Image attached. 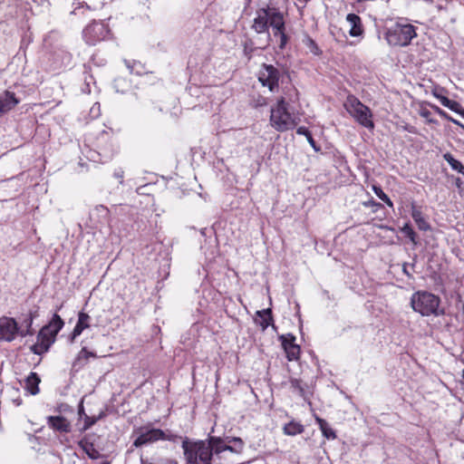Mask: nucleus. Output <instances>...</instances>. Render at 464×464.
<instances>
[{
  "label": "nucleus",
  "mask_w": 464,
  "mask_h": 464,
  "mask_svg": "<svg viewBox=\"0 0 464 464\" xmlns=\"http://www.w3.org/2000/svg\"><path fill=\"white\" fill-rule=\"evenodd\" d=\"M440 298L427 291H418L411 295V306L414 312L422 316H441L445 314L444 308L440 307Z\"/></svg>",
  "instance_id": "1"
},
{
  "label": "nucleus",
  "mask_w": 464,
  "mask_h": 464,
  "mask_svg": "<svg viewBox=\"0 0 464 464\" xmlns=\"http://www.w3.org/2000/svg\"><path fill=\"white\" fill-rule=\"evenodd\" d=\"M182 449L186 464H212L211 447L206 440L191 441L184 438Z\"/></svg>",
  "instance_id": "2"
},
{
  "label": "nucleus",
  "mask_w": 464,
  "mask_h": 464,
  "mask_svg": "<svg viewBox=\"0 0 464 464\" xmlns=\"http://www.w3.org/2000/svg\"><path fill=\"white\" fill-rule=\"evenodd\" d=\"M416 35L415 27L412 24L400 20L387 29L385 39L390 45L407 46Z\"/></svg>",
  "instance_id": "3"
},
{
  "label": "nucleus",
  "mask_w": 464,
  "mask_h": 464,
  "mask_svg": "<svg viewBox=\"0 0 464 464\" xmlns=\"http://www.w3.org/2000/svg\"><path fill=\"white\" fill-rule=\"evenodd\" d=\"M110 33L106 24L101 22H92L88 24L83 32V38L90 45H94L96 43L107 38Z\"/></svg>",
  "instance_id": "4"
},
{
  "label": "nucleus",
  "mask_w": 464,
  "mask_h": 464,
  "mask_svg": "<svg viewBox=\"0 0 464 464\" xmlns=\"http://www.w3.org/2000/svg\"><path fill=\"white\" fill-rule=\"evenodd\" d=\"M280 72L272 64L264 63L258 72V80L263 86H267L270 92L278 89Z\"/></svg>",
  "instance_id": "5"
},
{
  "label": "nucleus",
  "mask_w": 464,
  "mask_h": 464,
  "mask_svg": "<svg viewBox=\"0 0 464 464\" xmlns=\"http://www.w3.org/2000/svg\"><path fill=\"white\" fill-rule=\"evenodd\" d=\"M276 8L266 7L260 8L256 11V17L252 28L257 33L262 34L268 31V26L271 25L272 15L274 13H278Z\"/></svg>",
  "instance_id": "6"
},
{
  "label": "nucleus",
  "mask_w": 464,
  "mask_h": 464,
  "mask_svg": "<svg viewBox=\"0 0 464 464\" xmlns=\"http://www.w3.org/2000/svg\"><path fill=\"white\" fill-rule=\"evenodd\" d=\"M18 331L19 327L14 318L3 317L0 319V341L12 342Z\"/></svg>",
  "instance_id": "7"
},
{
  "label": "nucleus",
  "mask_w": 464,
  "mask_h": 464,
  "mask_svg": "<svg viewBox=\"0 0 464 464\" xmlns=\"http://www.w3.org/2000/svg\"><path fill=\"white\" fill-rule=\"evenodd\" d=\"M63 325V320L60 317V315L54 314L49 324L39 331L40 337H47L48 340H52V343H54L57 334L60 332Z\"/></svg>",
  "instance_id": "8"
},
{
  "label": "nucleus",
  "mask_w": 464,
  "mask_h": 464,
  "mask_svg": "<svg viewBox=\"0 0 464 464\" xmlns=\"http://www.w3.org/2000/svg\"><path fill=\"white\" fill-rule=\"evenodd\" d=\"M163 436V430L160 429H150L140 430V435L133 442V446L140 448L143 445L150 444L160 440Z\"/></svg>",
  "instance_id": "9"
},
{
  "label": "nucleus",
  "mask_w": 464,
  "mask_h": 464,
  "mask_svg": "<svg viewBox=\"0 0 464 464\" xmlns=\"http://www.w3.org/2000/svg\"><path fill=\"white\" fill-rule=\"evenodd\" d=\"M280 339L282 340V346L286 353V358L288 361L298 360L300 354V346L295 343V336L288 334L286 335H282Z\"/></svg>",
  "instance_id": "10"
},
{
  "label": "nucleus",
  "mask_w": 464,
  "mask_h": 464,
  "mask_svg": "<svg viewBox=\"0 0 464 464\" xmlns=\"http://www.w3.org/2000/svg\"><path fill=\"white\" fill-rule=\"evenodd\" d=\"M344 107L351 116H368L370 113V109L353 96L347 98Z\"/></svg>",
  "instance_id": "11"
},
{
  "label": "nucleus",
  "mask_w": 464,
  "mask_h": 464,
  "mask_svg": "<svg viewBox=\"0 0 464 464\" xmlns=\"http://www.w3.org/2000/svg\"><path fill=\"white\" fill-rule=\"evenodd\" d=\"M206 441L211 447V459L214 454L218 455L226 450L234 451L233 447L227 445L220 437L209 436Z\"/></svg>",
  "instance_id": "12"
},
{
  "label": "nucleus",
  "mask_w": 464,
  "mask_h": 464,
  "mask_svg": "<svg viewBox=\"0 0 464 464\" xmlns=\"http://www.w3.org/2000/svg\"><path fill=\"white\" fill-rule=\"evenodd\" d=\"M270 124L277 131H285L294 129L298 121L295 118H270Z\"/></svg>",
  "instance_id": "13"
},
{
  "label": "nucleus",
  "mask_w": 464,
  "mask_h": 464,
  "mask_svg": "<svg viewBox=\"0 0 464 464\" xmlns=\"http://www.w3.org/2000/svg\"><path fill=\"white\" fill-rule=\"evenodd\" d=\"M346 21L351 26L349 31L351 36L357 37L362 34L363 28L362 19L359 15L355 14H348L346 16Z\"/></svg>",
  "instance_id": "14"
},
{
  "label": "nucleus",
  "mask_w": 464,
  "mask_h": 464,
  "mask_svg": "<svg viewBox=\"0 0 464 464\" xmlns=\"http://www.w3.org/2000/svg\"><path fill=\"white\" fill-rule=\"evenodd\" d=\"M48 425L54 430L60 432L70 431V422L63 416H50L48 417Z\"/></svg>",
  "instance_id": "15"
},
{
  "label": "nucleus",
  "mask_w": 464,
  "mask_h": 464,
  "mask_svg": "<svg viewBox=\"0 0 464 464\" xmlns=\"http://www.w3.org/2000/svg\"><path fill=\"white\" fill-rule=\"evenodd\" d=\"M90 319L91 318L87 314L83 312L79 313L77 324L71 335V342H73L74 339L83 332V330L87 329L90 326Z\"/></svg>",
  "instance_id": "16"
},
{
  "label": "nucleus",
  "mask_w": 464,
  "mask_h": 464,
  "mask_svg": "<svg viewBox=\"0 0 464 464\" xmlns=\"http://www.w3.org/2000/svg\"><path fill=\"white\" fill-rule=\"evenodd\" d=\"M19 101L15 98L14 94L6 91L4 95L0 97V112H8Z\"/></svg>",
  "instance_id": "17"
},
{
  "label": "nucleus",
  "mask_w": 464,
  "mask_h": 464,
  "mask_svg": "<svg viewBox=\"0 0 464 464\" xmlns=\"http://www.w3.org/2000/svg\"><path fill=\"white\" fill-rule=\"evenodd\" d=\"M37 342L30 347L33 353L41 355L46 353L51 345L53 343L52 340H48L47 337H40V334H37Z\"/></svg>",
  "instance_id": "18"
},
{
  "label": "nucleus",
  "mask_w": 464,
  "mask_h": 464,
  "mask_svg": "<svg viewBox=\"0 0 464 464\" xmlns=\"http://www.w3.org/2000/svg\"><path fill=\"white\" fill-rule=\"evenodd\" d=\"M270 26L272 27L274 36L276 37L280 36L285 33L284 16L280 12L273 14Z\"/></svg>",
  "instance_id": "19"
},
{
  "label": "nucleus",
  "mask_w": 464,
  "mask_h": 464,
  "mask_svg": "<svg viewBox=\"0 0 464 464\" xmlns=\"http://www.w3.org/2000/svg\"><path fill=\"white\" fill-rule=\"evenodd\" d=\"M435 96L440 101L441 105L449 108L453 112L460 114V116H464V111L462 110L461 105L458 102L450 100L442 94L435 93Z\"/></svg>",
  "instance_id": "20"
},
{
  "label": "nucleus",
  "mask_w": 464,
  "mask_h": 464,
  "mask_svg": "<svg viewBox=\"0 0 464 464\" xmlns=\"http://www.w3.org/2000/svg\"><path fill=\"white\" fill-rule=\"evenodd\" d=\"M411 217L418 226V228L422 231H428L430 229V224L424 218L421 210L415 206H412Z\"/></svg>",
  "instance_id": "21"
},
{
  "label": "nucleus",
  "mask_w": 464,
  "mask_h": 464,
  "mask_svg": "<svg viewBox=\"0 0 464 464\" xmlns=\"http://www.w3.org/2000/svg\"><path fill=\"white\" fill-rule=\"evenodd\" d=\"M41 380L37 373L31 372L25 379V389L33 395L39 392V383Z\"/></svg>",
  "instance_id": "22"
},
{
  "label": "nucleus",
  "mask_w": 464,
  "mask_h": 464,
  "mask_svg": "<svg viewBox=\"0 0 464 464\" xmlns=\"http://www.w3.org/2000/svg\"><path fill=\"white\" fill-rule=\"evenodd\" d=\"M256 315L260 318L258 324L263 330H266L273 321L271 309H264L256 312Z\"/></svg>",
  "instance_id": "23"
},
{
  "label": "nucleus",
  "mask_w": 464,
  "mask_h": 464,
  "mask_svg": "<svg viewBox=\"0 0 464 464\" xmlns=\"http://www.w3.org/2000/svg\"><path fill=\"white\" fill-rule=\"evenodd\" d=\"M316 422L318 423L323 435L328 440L335 439L336 435L332 428L329 427L328 423L322 418L316 417Z\"/></svg>",
  "instance_id": "24"
},
{
  "label": "nucleus",
  "mask_w": 464,
  "mask_h": 464,
  "mask_svg": "<svg viewBox=\"0 0 464 464\" xmlns=\"http://www.w3.org/2000/svg\"><path fill=\"white\" fill-rule=\"evenodd\" d=\"M304 431V426L298 422L290 421L284 426V432L286 435L295 436Z\"/></svg>",
  "instance_id": "25"
},
{
  "label": "nucleus",
  "mask_w": 464,
  "mask_h": 464,
  "mask_svg": "<svg viewBox=\"0 0 464 464\" xmlns=\"http://www.w3.org/2000/svg\"><path fill=\"white\" fill-rule=\"evenodd\" d=\"M90 357H96V354L87 351L85 347H83L78 353L77 357L75 358L72 366L73 367H82L83 363H82V361L87 362Z\"/></svg>",
  "instance_id": "26"
},
{
  "label": "nucleus",
  "mask_w": 464,
  "mask_h": 464,
  "mask_svg": "<svg viewBox=\"0 0 464 464\" xmlns=\"http://www.w3.org/2000/svg\"><path fill=\"white\" fill-rule=\"evenodd\" d=\"M443 158L450 164L452 169L457 170L458 172L464 175V166L460 161L456 160L450 153L444 154Z\"/></svg>",
  "instance_id": "27"
},
{
  "label": "nucleus",
  "mask_w": 464,
  "mask_h": 464,
  "mask_svg": "<svg viewBox=\"0 0 464 464\" xmlns=\"http://www.w3.org/2000/svg\"><path fill=\"white\" fill-rule=\"evenodd\" d=\"M275 113H276V116H291L290 112L287 111V104L284 98H281L277 102L276 109H271V116H274Z\"/></svg>",
  "instance_id": "28"
},
{
  "label": "nucleus",
  "mask_w": 464,
  "mask_h": 464,
  "mask_svg": "<svg viewBox=\"0 0 464 464\" xmlns=\"http://www.w3.org/2000/svg\"><path fill=\"white\" fill-rule=\"evenodd\" d=\"M290 389L293 393L299 395L300 397L305 398V390L304 386L302 383L301 380L298 379H291L290 380Z\"/></svg>",
  "instance_id": "29"
},
{
  "label": "nucleus",
  "mask_w": 464,
  "mask_h": 464,
  "mask_svg": "<svg viewBox=\"0 0 464 464\" xmlns=\"http://www.w3.org/2000/svg\"><path fill=\"white\" fill-rule=\"evenodd\" d=\"M296 133L299 134V135L305 136L307 141L309 142L311 147L314 150V151H316V152L320 151L321 148L319 146H317L315 140L312 137V134H311V132L309 131V130L307 128H305V127H299L296 130Z\"/></svg>",
  "instance_id": "30"
},
{
  "label": "nucleus",
  "mask_w": 464,
  "mask_h": 464,
  "mask_svg": "<svg viewBox=\"0 0 464 464\" xmlns=\"http://www.w3.org/2000/svg\"><path fill=\"white\" fill-rule=\"evenodd\" d=\"M82 447L90 459H97L101 457V453L94 448L92 443L86 442Z\"/></svg>",
  "instance_id": "31"
},
{
  "label": "nucleus",
  "mask_w": 464,
  "mask_h": 464,
  "mask_svg": "<svg viewBox=\"0 0 464 464\" xmlns=\"http://www.w3.org/2000/svg\"><path fill=\"white\" fill-rule=\"evenodd\" d=\"M372 189L375 193V195L382 199L383 202H385L390 208H393V203L390 199V198L382 191V189L380 187L373 186Z\"/></svg>",
  "instance_id": "32"
},
{
  "label": "nucleus",
  "mask_w": 464,
  "mask_h": 464,
  "mask_svg": "<svg viewBox=\"0 0 464 464\" xmlns=\"http://www.w3.org/2000/svg\"><path fill=\"white\" fill-rule=\"evenodd\" d=\"M141 464H178V461L169 458H159L153 461H148L141 459Z\"/></svg>",
  "instance_id": "33"
},
{
  "label": "nucleus",
  "mask_w": 464,
  "mask_h": 464,
  "mask_svg": "<svg viewBox=\"0 0 464 464\" xmlns=\"http://www.w3.org/2000/svg\"><path fill=\"white\" fill-rule=\"evenodd\" d=\"M130 87L129 82L123 78H117L114 81V88L118 92H124L125 89Z\"/></svg>",
  "instance_id": "34"
},
{
  "label": "nucleus",
  "mask_w": 464,
  "mask_h": 464,
  "mask_svg": "<svg viewBox=\"0 0 464 464\" xmlns=\"http://www.w3.org/2000/svg\"><path fill=\"white\" fill-rule=\"evenodd\" d=\"M33 319H34L33 318V314H30L29 317L24 321L25 324H26L27 329L25 331H24V330L18 331V334L21 336L24 337V336H26L28 334H32L31 327H32V324H33Z\"/></svg>",
  "instance_id": "35"
},
{
  "label": "nucleus",
  "mask_w": 464,
  "mask_h": 464,
  "mask_svg": "<svg viewBox=\"0 0 464 464\" xmlns=\"http://www.w3.org/2000/svg\"><path fill=\"white\" fill-rule=\"evenodd\" d=\"M401 231L406 235V237H408L411 239V241L415 243L416 234L409 224H405L401 227Z\"/></svg>",
  "instance_id": "36"
},
{
  "label": "nucleus",
  "mask_w": 464,
  "mask_h": 464,
  "mask_svg": "<svg viewBox=\"0 0 464 464\" xmlns=\"http://www.w3.org/2000/svg\"><path fill=\"white\" fill-rule=\"evenodd\" d=\"M84 426L82 427V430H86L89 428H91L92 425L95 424V422L100 419V417H89L88 415L84 414Z\"/></svg>",
  "instance_id": "37"
},
{
  "label": "nucleus",
  "mask_w": 464,
  "mask_h": 464,
  "mask_svg": "<svg viewBox=\"0 0 464 464\" xmlns=\"http://www.w3.org/2000/svg\"><path fill=\"white\" fill-rule=\"evenodd\" d=\"M228 442L235 443V447H233V449H234L233 452H240L242 450L244 442L240 438L234 437L231 440H229Z\"/></svg>",
  "instance_id": "38"
},
{
  "label": "nucleus",
  "mask_w": 464,
  "mask_h": 464,
  "mask_svg": "<svg viewBox=\"0 0 464 464\" xmlns=\"http://www.w3.org/2000/svg\"><path fill=\"white\" fill-rule=\"evenodd\" d=\"M356 121L361 124L362 126L367 128V129H373V122L372 121V118H355Z\"/></svg>",
  "instance_id": "39"
},
{
  "label": "nucleus",
  "mask_w": 464,
  "mask_h": 464,
  "mask_svg": "<svg viewBox=\"0 0 464 464\" xmlns=\"http://www.w3.org/2000/svg\"><path fill=\"white\" fill-rule=\"evenodd\" d=\"M178 439H181L180 436L177 434H173L170 431L165 432L163 431V436L160 439L161 440H169V441H176Z\"/></svg>",
  "instance_id": "40"
},
{
  "label": "nucleus",
  "mask_w": 464,
  "mask_h": 464,
  "mask_svg": "<svg viewBox=\"0 0 464 464\" xmlns=\"http://www.w3.org/2000/svg\"><path fill=\"white\" fill-rule=\"evenodd\" d=\"M95 210L99 212L102 218L109 216V209L102 205L96 207Z\"/></svg>",
  "instance_id": "41"
},
{
  "label": "nucleus",
  "mask_w": 464,
  "mask_h": 464,
  "mask_svg": "<svg viewBox=\"0 0 464 464\" xmlns=\"http://www.w3.org/2000/svg\"><path fill=\"white\" fill-rule=\"evenodd\" d=\"M279 38H280L279 48L284 49L285 44H287L288 37L285 34V33H284L282 35L279 36Z\"/></svg>",
  "instance_id": "42"
},
{
  "label": "nucleus",
  "mask_w": 464,
  "mask_h": 464,
  "mask_svg": "<svg viewBox=\"0 0 464 464\" xmlns=\"http://www.w3.org/2000/svg\"><path fill=\"white\" fill-rule=\"evenodd\" d=\"M91 113L94 114V116H98L101 113V111H100V104L99 103H95L91 108Z\"/></svg>",
  "instance_id": "43"
},
{
  "label": "nucleus",
  "mask_w": 464,
  "mask_h": 464,
  "mask_svg": "<svg viewBox=\"0 0 464 464\" xmlns=\"http://www.w3.org/2000/svg\"><path fill=\"white\" fill-rule=\"evenodd\" d=\"M401 127L402 128L403 130H408L410 132H412V133H415L416 132V130L414 127H411V126H409V125H398V128Z\"/></svg>",
  "instance_id": "44"
},
{
  "label": "nucleus",
  "mask_w": 464,
  "mask_h": 464,
  "mask_svg": "<svg viewBox=\"0 0 464 464\" xmlns=\"http://www.w3.org/2000/svg\"><path fill=\"white\" fill-rule=\"evenodd\" d=\"M114 176H115L117 179H121V181H120V182H121V183H122V179H123V170H122V169L116 170V171L114 172Z\"/></svg>",
  "instance_id": "45"
},
{
  "label": "nucleus",
  "mask_w": 464,
  "mask_h": 464,
  "mask_svg": "<svg viewBox=\"0 0 464 464\" xmlns=\"http://www.w3.org/2000/svg\"><path fill=\"white\" fill-rule=\"evenodd\" d=\"M456 186L458 187L459 191H460L461 188H463V186H464V183L462 182V180L459 178L456 179Z\"/></svg>",
  "instance_id": "46"
},
{
  "label": "nucleus",
  "mask_w": 464,
  "mask_h": 464,
  "mask_svg": "<svg viewBox=\"0 0 464 464\" xmlns=\"http://www.w3.org/2000/svg\"><path fill=\"white\" fill-rule=\"evenodd\" d=\"M54 458V464H62V459L59 456H53Z\"/></svg>",
  "instance_id": "47"
},
{
  "label": "nucleus",
  "mask_w": 464,
  "mask_h": 464,
  "mask_svg": "<svg viewBox=\"0 0 464 464\" xmlns=\"http://www.w3.org/2000/svg\"><path fill=\"white\" fill-rule=\"evenodd\" d=\"M461 390H462L463 395H464V370L462 371V375H461Z\"/></svg>",
  "instance_id": "48"
},
{
  "label": "nucleus",
  "mask_w": 464,
  "mask_h": 464,
  "mask_svg": "<svg viewBox=\"0 0 464 464\" xmlns=\"http://www.w3.org/2000/svg\"><path fill=\"white\" fill-rule=\"evenodd\" d=\"M78 413H79L80 417L84 416L85 413H84V410H83L82 406H80Z\"/></svg>",
  "instance_id": "49"
},
{
  "label": "nucleus",
  "mask_w": 464,
  "mask_h": 464,
  "mask_svg": "<svg viewBox=\"0 0 464 464\" xmlns=\"http://www.w3.org/2000/svg\"><path fill=\"white\" fill-rule=\"evenodd\" d=\"M125 63L127 67L130 69V72H132V67L130 65V63L127 61H125Z\"/></svg>",
  "instance_id": "50"
},
{
  "label": "nucleus",
  "mask_w": 464,
  "mask_h": 464,
  "mask_svg": "<svg viewBox=\"0 0 464 464\" xmlns=\"http://www.w3.org/2000/svg\"><path fill=\"white\" fill-rule=\"evenodd\" d=\"M459 195H460L461 197H464V186H463V188H461V190H460V191H459Z\"/></svg>",
  "instance_id": "51"
},
{
  "label": "nucleus",
  "mask_w": 464,
  "mask_h": 464,
  "mask_svg": "<svg viewBox=\"0 0 464 464\" xmlns=\"http://www.w3.org/2000/svg\"><path fill=\"white\" fill-rule=\"evenodd\" d=\"M438 112H439L441 116H443V117L448 116L446 113H443V112H442L441 111H440V110H438Z\"/></svg>",
  "instance_id": "52"
},
{
  "label": "nucleus",
  "mask_w": 464,
  "mask_h": 464,
  "mask_svg": "<svg viewBox=\"0 0 464 464\" xmlns=\"http://www.w3.org/2000/svg\"><path fill=\"white\" fill-rule=\"evenodd\" d=\"M454 123L459 124V121H456L454 118H450Z\"/></svg>",
  "instance_id": "53"
},
{
  "label": "nucleus",
  "mask_w": 464,
  "mask_h": 464,
  "mask_svg": "<svg viewBox=\"0 0 464 464\" xmlns=\"http://www.w3.org/2000/svg\"><path fill=\"white\" fill-rule=\"evenodd\" d=\"M421 116H423V117L428 116V112H426V111L421 112Z\"/></svg>",
  "instance_id": "54"
},
{
  "label": "nucleus",
  "mask_w": 464,
  "mask_h": 464,
  "mask_svg": "<svg viewBox=\"0 0 464 464\" xmlns=\"http://www.w3.org/2000/svg\"><path fill=\"white\" fill-rule=\"evenodd\" d=\"M370 204H372V205H376V206L381 207V204H380V203H375V202H373V201H372V202H371Z\"/></svg>",
  "instance_id": "55"
},
{
  "label": "nucleus",
  "mask_w": 464,
  "mask_h": 464,
  "mask_svg": "<svg viewBox=\"0 0 464 464\" xmlns=\"http://www.w3.org/2000/svg\"><path fill=\"white\" fill-rule=\"evenodd\" d=\"M102 464H110L109 461H103Z\"/></svg>",
  "instance_id": "56"
},
{
  "label": "nucleus",
  "mask_w": 464,
  "mask_h": 464,
  "mask_svg": "<svg viewBox=\"0 0 464 464\" xmlns=\"http://www.w3.org/2000/svg\"><path fill=\"white\" fill-rule=\"evenodd\" d=\"M429 122H435V121H433L432 119H430Z\"/></svg>",
  "instance_id": "57"
}]
</instances>
